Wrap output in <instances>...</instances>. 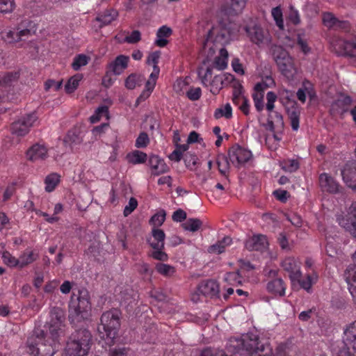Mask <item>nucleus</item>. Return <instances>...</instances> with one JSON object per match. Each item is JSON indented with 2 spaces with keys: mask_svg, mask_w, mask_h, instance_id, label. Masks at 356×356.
<instances>
[{
  "mask_svg": "<svg viewBox=\"0 0 356 356\" xmlns=\"http://www.w3.org/2000/svg\"><path fill=\"white\" fill-rule=\"evenodd\" d=\"M280 166L286 172H293L299 168L300 165L297 159H284L280 161Z\"/></svg>",
  "mask_w": 356,
  "mask_h": 356,
  "instance_id": "c03bdc74",
  "label": "nucleus"
},
{
  "mask_svg": "<svg viewBox=\"0 0 356 356\" xmlns=\"http://www.w3.org/2000/svg\"><path fill=\"white\" fill-rule=\"evenodd\" d=\"M141 81L140 75L131 74L126 79L125 86L129 90H133L136 86L140 85Z\"/></svg>",
  "mask_w": 356,
  "mask_h": 356,
  "instance_id": "bf43d9fd",
  "label": "nucleus"
},
{
  "mask_svg": "<svg viewBox=\"0 0 356 356\" xmlns=\"http://www.w3.org/2000/svg\"><path fill=\"white\" fill-rule=\"evenodd\" d=\"M277 99L276 94L272 91H269L266 93V108L268 113L273 112L275 108V103Z\"/></svg>",
  "mask_w": 356,
  "mask_h": 356,
  "instance_id": "e2e57ef3",
  "label": "nucleus"
},
{
  "mask_svg": "<svg viewBox=\"0 0 356 356\" xmlns=\"http://www.w3.org/2000/svg\"><path fill=\"white\" fill-rule=\"evenodd\" d=\"M225 282L231 286H237L242 282L241 277L238 272L227 273L224 277Z\"/></svg>",
  "mask_w": 356,
  "mask_h": 356,
  "instance_id": "8fccbe9b",
  "label": "nucleus"
},
{
  "mask_svg": "<svg viewBox=\"0 0 356 356\" xmlns=\"http://www.w3.org/2000/svg\"><path fill=\"white\" fill-rule=\"evenodd\" d=\"M272 54L282 74L289 79H293L297 73L293 58L281 46L273 45Z\"/></svg>",
  "mask_w": 356,
  "mask_h": 356,
  "instance_id": "6e6552de",
  "label": "nucleus"
},
{
  "mask_svg": "<svg viewBox=\"0 0 356 356\" xmlns=\"http://www.w3.org/2000/svg\"><path fill=\"white\" fill-rule=\"evenodd\" d=\"M332 50L340 56H356V37L351 41L339 37H333L330 42Z\"/></svg>",
  "mask_w": 356,
  "mask_h": 356,
  "instance_id": "9d476101",
  "label": "nucleus"
},
{
  "mask_svg": "<svg viewBox=\"0 0 356 356\" xmlns=\"http://www.w3.org/2000/svg\"><path fill=\"white\" fill-rule=\"evenodd\" d=\"M172 34V29L166 26H163L159 29L156 33V39L155 44L160 47H165L168 41L167 38Z\"/></svg>",
  "mask_w": 356,
  "mask_h": 356,
  "instance_id": "2f4dec72",
  "label": "nucleus"
},
{
  "mask_svg": "<svg viewBox=\"0 0 356 356\" xmlns=\"http://www.w3.org/2000/svg\"><path fill=\"white\" fill-rule=\"evenodd\" d=\"M227 350L233 353L246 351L248 356H274L269 346L260 344L258 337L254 334L230 338L227 343Z\"/></svg>",
  "mask_w": 356,
  "mask_h": 356,
  "instance_id": "7ed1b4c3",
  "label": "nucleus"
},
{
  "mask_svg": "<svg viewBox=\"0 0 356 356\" xmlns=\"http://www.w3.org/2000/svg\"><path fill=\"white\" fill-rule=\"evenodd\" d=\"M83 138L81 135L76 131H69L64 138V143L66 144H79L82 142Z\"/></svg>",
  "mask_w": 356,
  "mask_h": 356,
  "instance_id": "13d9d810",
  "label": "nucleus"
},
{
  "mask_svg": "<svg viewBox=\"0 0 356 356\" xmlns=\"http://www.w3.org/2000/svg\"><path fill=\"white\" fill-rule=\"evenodd\" d=\"M198 76L201 80L202 83L205 86L208 84L212 78V68L206 66L205 61L203 62L202 66H200L197 71Z\"/></svg>",
  "mask_w": 356,
  "mask_h": 356,
  "instance_id": "ea45409f",
  "label": "nucleus"
},
{
  "mask_svg": "<svg viewBox=\"0 0 356 356\" xmlns=\"http://www.w3.org/2000/svg\"><path fill=\"white\" fill-rule=\"evenodd\" d=\"M198 291L204 296L215 298L218 297L220 288L217 282L210 280L202 282L199 285Z\"/></svg>",
  "mask_w": 356,
  "mask_h": 356,
  "instance_id": "5701e85b",
  "label": "nucleus"
},
{
  "mask_svg": "<svg viewBox=\"0 0 356 356\" xmlns=\"http://www.w3.org/2000/svg\"><path fill=\"white\" fill-rule=\"evenodd\" d=\"M275 81L271 76H266L261 83H257L254 88L257 91H262L266 88L274 86Z\"/></svg>",
  "mask_w": 356,
  "mask_h": 356,
  "instance_id": "69168bd1",
  "label": "nucleus"
},
{
  "mask_svg": "<svg viewBox=\"0 0 356 356\" xmlns=\"http://www.w3.org/2000/svg\"><path fill=\"white\" fill-rule=\"evenodd\" d=\"M319 185L323 191L329 193H339L341 190L339 184L327 173L320 175Z\"/></svg>",
  "mask_w": 356,
  "mask_h": 356,
  "instance_id": "a211bd4d",
  "label": "nucleus"
},
{
  "mask_svg": "<svg viewBox=\"0 0 356 356\" xmlns=\"http://www.w3.org/2000/svg\"><path fill=\"white\" fill-rule=\"evenodd\" d=\"M216 163L218 167L219 172L222 175H225L229 168V163L227 158L224 154H220L217 156Z\"/></svg>",
  "mask_w": 356,
  "mask_h": 356,
  "instance_id": "4d7b16f0",
  "label": "nucleus"
},
{
  "mask_svg": "<svg viewBox=\"0 0 356 356\" xmlns=\"http://www.w3.org/2000/svg\"><path fill=\"white\" fill-rule=\"evenodd\" d=\"M20 76L19 71L6 72L0 76V86H10L16 83Z\"/></svg>",
  "mask_w": 356,
  "mask_h": 356,
  "instance_id": "58836bf2",
  "label": "nucleus"
},
{
  "mask_svg": "<svg viewBox=\"0 0 356 356\" xmlns=\"http://www.w3.org/2000/svg\"><path fill=\"white\" fill-rule=\"evenodd\" d=\"M118 15L117 10L111 9L105 10L101 15L96 17V20L102 24V26H105L111 24L113 21L115 20Z\"/></svg>",
  "mask_w": 356,
  "mask_h": 356,
  "instance_id": "4c0bfd02",
  "label": "nucleus"
},
{
  "mask_svg": "<svg viewBox=\"0 0 356 356\" xmlns=\"http://www.w3.org/2000/svg\"><path fill=\"white\" fill-rule=\"evenodd\" d=\"M65 312L60 307L53 308L45 330H36L27 340V351L34 356H53L58 350L60 338L65 328Z\"/></svg>",
  "mask_w": 356,
  "mask_h": 356,
  "instance_id": "f257e3e1",
  "label": "nucleus"
},
{
  "mask_svg": "<svg viewBox=\"0 0 356 356\" xmlns=\"http://www.w3.org/2000/svg\"><path fill=\"white\" fill-rule=\"evenodd\" d=\"M202 225V221L198 218H188L182 224V227L186 231L195 232L198 231Z\"/></svg>",
  "mask_w": 356,
  "mask_h": 356,
  "instance_id": "37998d69",
  "label": "nucleus"
},
{
  "mask_svg": "<svg viewBox=\"0 0 356 356\" xmlns=\"http://www.w3.org/2000/svg\"><path fill=\"white\" fill-rule=\"evenodd\" d=\"M120 312L118 309L107 311L102 315L101 325L98 327L100 337L108 346H111L118 335L120 327Z\"/></svg>",
  "mask_w": 356,
  "mask_h": 356,
  "instance_id": "0eeeda50",
  "label": "nucleus"
},
{
  "mask_svg": "<svg viewBox=\"0 0 356 356\" xmlns=\"http://www.w3.org/2000/svg\"><path fill=\"white\" fill-rule=\"evenodd\" d=\"M214 117L216 119L221 118L230 119L232 117V108L231 104L229 103H227L216 108L214 112Z\"/></svg>",
  "mask_w": 356,
  "mask_h": 356,
  "instance_id": "79ce46f5",
  "label": "nucleus"
},
{
  "mask_svg": "<svg viewBox=\"0 0 356 356\" xmlns=\"http://www.w3.org/2000/svg\"><path fill=\"white\" fill-rule=\"evenodd\" d=\"M343 341L334 347L339 348H352L356 354V320L346 324L343 329Z\"/></svg>",
  "mask_w": 356,
  "mask_h": 356,
  "instance_id": "f8f14e48",
  "label": "nucleus"
},
{
  "mask_svg": "<svg viewBox=\"0 0 356 356\" xmlns=\"http://www.w3.org/2000/svg\"><path fill=\"white\" fill-rule=\"evenodd\" d=\"M271 15L275 21L276 26L280 29L284 30V23L283 18V12L281 7L276 6L271 10Z\"/></svg>",
  "mask_w": 356,
  "mask_h": 356,
  "instance_id": "a18cd8bd",
  "label": "nucleus"
},
{
  "mask_svg": "<svg viewBox=\"0 0 356 356\" xmlns=\"http://www.w3.org/2000/svg\"><path fill=\"white\" fill-rule=\"evenodd\" d=\"M197 32L204 38L203 51L208 58L214 54L218 46L229 44L234 34L229 23L204 19L198 22Z\"/></svg>",
  "mask_w": 356,
  "mask_h": 356,
  "instance_id": "f03ea898",
  "label": "nucleus"
},
{
  "mask_svg": "<svg viewBox=\"0 0 356 356\" xmlns=\"http://www.w3.org/2000/svg\"><path fill=\"white\" fill-rule=\"evenodd\" d=\"M268 246V242L266 236L262 234L254 235L246 240L245 247L250 251H263Z\"/></svg>",
  "mask_w": 356,
  "mask_h": 356,
  "instance_id": "aec40b11",
  "label": "nucleus"
},
{
  "mask_svg": "<svg viewBox=\"0 0 356 356\" xmlns=\"http://www.w3.org/2000/svg\"><path fill=\"white\" fill-rule=\"evenodd\" d=\"M228 52L225 48H220L219 55L215 58L213 66L218 70H223L227 67Z\"/></svg>",
  "mask_w": 356,
  "mask_h": 356,
  "instance_id": "c9c22d12",
  "label": "nucleus"
},
{
  "mask_svg": "<svg viewBox=\"0 0 356 356\" xmlns=\"http://www.w3.org/2000/svg\"><path fill=\"white\" fill-rule=\"evenodd\" d=\"M188 149V144L179 145L176 149L170 154L169 159L172 161H179L181 159L183 153Z\"/></svg>",
  "mask_w": 356,
  "mask_h": 356,
  "instance_id": "5fc2aeb1",
  "label": "nucleus"
},
{
  "mask_svg": "<svg viewBox=\"0 0 356 356\" xmlns=\"http://www.w3.org/2000/svg\"><path fill=\"white\" fill-rule=\"evenodd\" d=\"M91 339L88 330H76L71 335L63 356H87L90 348Z\"/></svg>",
  "mask_w": 356,
  "mask_h": 356,
  "instance_id": "423d86ee",
  "label": "nucleus"
},
{
  "mask_svg": "<svg viewBox=\"0 0 356 356\" xmlns=\"http://www.w3.org/2000/svg\"><path fill=\"white\" fill-rule=\"evenodd\" d=\"M232 243V238L229 236H225L222 240L208 248V252L210 254H219L225 252L226 248Z\"/></svg>",
  "mask_w": 356,
  "mask_h": 356,
  "instance_id": "7c9ffc66",
  "label": "nucleus"
},
{
  "mask_svg": "<svg viewBox=\"0 0 356 356\" xmlns=\"http://www.w3.org/2000/svg\"><path fill=\"white\" fill-rule=\"evenodd\" d=\"M323 22L327 27H333L337 22V18L330 13H325L323 15Z\"/></svg>",
  "mask_w": 356,
  "mask_h": 356,
  "instance_id": "774afa93",
  "label": "nucleus"
},
{
  "mask_svg": "<svg viewBox=\"0 0 356 356\" xmlns=\"http://www.w3.org/2000/svg\"><path fill=\"white\" fill-rule=\"evenodd\" d=\"M353 259L355 262V266L353 268H348L346 270L345 280L353 301L356 305V251L353 254Z\"/></svg>",
  "mask_w": 356,
  "mask_h": 356,
  "instance_id": "6ab92c4d",
  "label": "nucleus"
},
{
  "mask_svg": "<svg viewBox=\"0 0 356 356\" xmlns=\"http://www.w3.org/2000/svg\"><path fill=\"white\" fill-rule=\"evenodd\" d=\"M149 143V139L148 135L145 132H142L136 138L135 146L138 148H143L145 147Z\"/></svg>",
  "mask_w": 356,
  "mask_h": 356,
  "instance_id": "338daca9",
  "label": "nucleus"
},
{
  "mask_svg": "<svg viewBox=\"0 0 356 356\" xmlns=\"http://www.w3.org/2000/svg\"><path fill=\"white\" fill-rule=\"evenodd\" d=\"M229 158L233 165L239 167L252 158V152L241 147H234L229 152Z\"/></svg>",
  "mask_w": 356,
  "mask_h": 356,
  "instance_id": "2eb2a0df",
  "label": "nucleus"
},
{
  "mask_svg": "<svg viewBox=\"0 0 356 356\" xmlns=\"http://www.w3.org/2000/svg\"><path fill=\"white\" fill-rule=\"evenodd\" d=\"M38 118L34 113L27 114L21 117L12 124V133L18 136H24L26 135L31 127L36 122Z\"/></svg>",
  "mask_w": 356,
  "mask_h": 356,
  "instance_id": "9b49d317",
  "label": "nucleus"
},
{
  "mask_svg": "<svg viewBox=\"0 0 356 356\" xmlns=\"http://www.w3.org/2000/svg\"><path fill=\"white\" fill-rule=\"evenodd\" d=\"M60 181V176L56 173L48 175L45 179V190L47 192L53 191Z\"/></svg>",
  "mask_w": 356,
  "mask_h": 356,
  "instance_id": "de8ad7c7",
  "label": "nucleus"
},
{
  "mask_svg": "<svg viewBox=\"0 0 356 356\" xmlns=\"http://www.w3.org/2000/svg\"><path fill=\"white\" fill-rule=\"evenodd\" d=\"M26 156L31 161L44 160L48 156L47 149L44 145L36 143L26 151Z\"/></svg>",
  "mask_w": 356,
  "mask_h": 356,
  "instance_id": "412c9836",
  "label": "nucleus"
},
{
  "mask_svg": "<svg viewBox=\"0 0 356 356\" xmlns=\"http://www.w3.org/2000/svg\"><path fill=\"white\" fill-rule=\"evenodd\" d=\"M157 79L149 77L147 80L144 90L142 91L140 96L136 99V103L139 104L140 102L146 100L153 92Z\"/></svg>",
  "mask_w": 356,
  "mask_h": 356,
  "instance_id": "473e14b6",
  "label": "nucleus"
},
{
  "mask_svg": "<svg viewBox=\"0 0 356 356\" xmlns=\"http://www.w3.org/2000/svg\"><path fill=\"white\" fill-rule=\"evenodd\" d=\"M341 175L346 186L356 191V167L346 165L341 171Z\"/></svg>",
  "mask_w": 356,
  "mask_h": 356,
  "instance_id": "bb28decb",
  "label": "nucleus"
},
{
  "mask_svg": "<svg viewBox=\"0 0 356 356\" xmlns=\"http://www.w3.org/2000/svg\"><path fill=\"white\" fill-rule=\"evenodd\" d=\"M91 309L88 291L82 289L79 290L78 295L73 293L69 304V321L76 324L87 318Z\"/></svg>",
  "mask_w": 356,
  "mask_h": 356,
  "instance_id": "39448f33",
  "label": "nucleus"
},
{
  "mask_svg": "<svg viewBox=\"0 0 356 356\" xmlns=\"http://www.w3.org/2000/svg\"><path fill=\"white\" fill-rule=\"evenodd\" d=\"M351 103L352 99L349 96L341 95L332 104V111L337 113H343L348 111Z\"/></svg>",
  "mask_w": 356,
  "mask_h": 356,
  "instance_id": "cd10ccee",
  "label": "nucleus"
},
{
  "mask_svg": "<svg viewBox=\"0 0 356 356\" xmlns=\"http://www.w3.org/2000/svg\"><path fill=\"white\" fill-rule=\"evenodd\" d=\"M129 61V56L120 55L109 64L108 67L114 74L120 75L127 69Z\"/></svg>",
  "mask_w": 356,
  "mask_h": 356,
  "instance_id": "393cba45",
  "label": "nucleus"
},
{
  "mask_svg": "<svg viewBox=\"0 0 356 356\" xmlns=\"http://www.w3.org/2000/svg\"><path fill=\"white\" fill-rule=\"evenodd\" d=\"M283 269L289 273L292 282H296L302 276L300 262L294 257H286L281 264Z\"/></svg>",
  "mask_w": 356,
  "mask_h": 356,
  "instance_id": "dca6fc26",
  "label": "nucleus"
},
{
  "mask_svg": "<svg viewBox=\"0 0 356 356\" xmlns=\"http://www.w3.org/2000/svg\"><path fill=\"white\" fill-rule=\"evenodd\" d=\"M312 93V84L309 81L304 82L302 88H300L297 92L298 99L304 103L306 100L307 95L311 96Z\"/></svg>",
  "mask_w": 356,
  "mask_h": 356,
  "instance_id": "3c124183",
  "label": "nucleus"
},
{
  "mask_svg": "<svg viewBox=\"0 0 356 356\" xmlns=\"http://www.w3.org/2000/svg\"><path fill=\"white\" fill-rule=\"evenodd\" d=\"M155 268L159 274L166 277L172 276L175 273V267L163 263L156 264Z\"/></svg>",
  "mask_w": 356,
  "mask_h": 356,
  "instance_id": "603ef678",
  "label": "nucleus"
},
{
  "mask_svg": "<svg viewBox=\"0 0 356 356\" xmlns=\"http://www.w3.org/2000/svg\"><path fill=\"white\" fill-rule=\"evenodd\" d=\"M165 220V212L164 210H160L156 213L149 220V224L153 228L160 227Z\"/></svg>",
  "mask_w": 356,
  "mask_h": 356,
  "instance_id": "6e6d98bb",
  "label": "nucleus"
},
{
  "mask_svg": "<svg viewBox=\"0 0 356 356\" xmlns=\"http://www.w3.org/2000/svg\"><path fill=\"white\" fill-rule=\"evenodd\" d=\"M127 159L129 163L134 165L143 164L146 162L147 155L141 151L134 150L127 155Z\"/></svg>",
  "mask_w": 356,
  "mask_h": 356,
  "instance_id": "e433bc0d",
  "label": "nucleus"
},
{
  "mask_svg": "<svg viewBox=\"0 0 356 356\" xmlns=\"http://www.w3.org/2000/svg\"><path fill=\"white\" fill-rule=\"evenodd\" d=\"M248 0H225L220 13L225 16H237L245 9Z\"/></svg>",
  "mask_w": 356,
  "mask_h": 356,
  "instance_id": "4468645a",
  "label": "nucleus"
},
{
  "mask_svg": "<svg viewBox=\"0 0 356 356\" xmlns=\"http://www.w3.org/2000/svg\"><path fill=\"white\" fill-rule=\"evenodd\" d=\"M149 165L152 174L154 176H159L169 171V167L164 160L156 155L149 156Z\"/></svg>",
  "mask_w": 356,
  "mask_h": 356,
  "instance_id": "4be33fe9",
  "label": "nucleus"
},
{
  "mask_svg": "<svg viewBox=\"0 0 356 356\" xmlns=\"http://www.w3.org/2000/svg\"><path fill=\"white\" fill-rule=\"evenodd\" d=\"M161 57V52L159 51H153L149 53L147 57L146 63L147 65L152 67V71L150 73L149 77L151 79H158L160 74V68L158 66V63Z\"/></svg>",
  "mask_w": 356,
  "mask_h": 356,
  "instance_id": "a878e982",
  "label": "nucleus"
},
{
  "mask_svg": "<svg viewBox=\"0 0 356 356\" xmlns=\"http://www.w3.org/2000/svg\"><path fill=\"white\" fill-rule=\"evenodd\" d=\"M267 291L274 295L282 296L285 294V285L281 278H275L268 282Z\"/></svg>",
  "mask_w": 356,
  "mask_h": 356,
  "instance_id": "c85d7f7f",
  "label": "nucleus"
},
{
  "mask_svg": "<svg viewBox=\"0 0 356 356\" xmlns=\"http://www.w3.org/2000/svg\"><path fill=\"white\" fill-rule=\"evenodd\" d=\"M318 279V275L316 272H313L312 274H307L305 279H297L296 281L298 282L302 289H305L307 292L311 291V289L313 284H314Z\"/></svg>",
  "mask_w": 356,
  "mask_h": 356,
  "instance_id": "72a5a7b5",
  "label": "nucleus"
},
{
  "mask_svg": "<svg viewBox=\"0 0 356 356\" xmlns=\"http://www.w3.org/2000/svg\"><path fill=\"white\" fill-rule=\"evenodd\" d=\"M15 8V0H0V13H10Z\"/></svg>",
  "mask_w": 356,
  "mask_h": 356,
  "instance_id": "680f3d73",
  "label": "nucleus"
},
{
  "mask_svg": "<svg viewBox=\"0 0 356 356\" xmlns=\"http://www.w3.org/2000/svg\"><path fill=\"white\" fill-rule=\"evenodd\" d=\"M90 60V58L89 56L82 54H79L74 58L73 62L72 63V67L74 70L78 71L82 67L88 65Z\"/></svg>",
  "mask_w": 356,
  "mask_h": 356,
  "instance_id": "49530a36",
  "label": "nucleus"
},
{
  "mask_svg": "<svg viewBox=\"0 0 356 356\" xmlns=\"http://www.w3.org/2000/svg\"><path fill=\"white\" fill-rule=\"evenodd\" d=\"M230 83L232 84V88H233L232 97V102L234 104H238L242 99L245 97L243 88L241 83L238 80H236L234 77V81H232Z\"/></svg>",
  "mask_w": 356,
  "mask_h": 356,
  "instance_id": "c756f323",
  "label": "nucleus"
},
{
  "mask_svg": "<svg viewBox=\"0 0 356 356\" xmlns=\"http://www.w3.org/2000/svg\"><path fill=\"white\" fill-rule=\"evenodd\" d=\"M165 233L163 230L152 228V236L147 239V242L153 249L164 248Z\"/></svg>",
  "mask_w": 356,
  "mask_h": 356,
  "instance_id": "b1692460",
  "label": "nucleus"
},
{
  "mask_svg": "<svg viewBox=\"0 0 356 356\" xmlns=\"http://www.w3.org/2000/svg\"><path fill=\"white\" fill-rule=\"evenodd\" d=\"M83 79L81 74H76L71 76L65 85V91L67 94L74 92L79 86L81 81Z\"/></svg>",
  "mask_w": 356,
  "mask_h": 356,
  "instance_id": "a19ab883",
  "label": "nucleus"
},
{
  "mask_svg": "<svg viewBox=\"0 0 356 356\" xmlns=\"http://www.w3.org/2000/svg\"><path fill=\"white\" fill-rule=\"evenodd\" d=\"M1 259L5 264L10 267H18V259L13 257L9 252L3 251L1 253Z\"/></svg>",
  "mask_w": 356,
  "mask_h": 356,
  "instance_id": "052dcab7",
  "label": "nucleus"
},
{
  "mask_svg": "<svg viewBox=\"0 0 356 356\" xmlns=\"http://www.w3.org/2000/svg\"><path fill=\"white\" fill-rule=\"evenodd\" d=\"M252 98L257 111L259 112L263 111L264 108V95L258 91L252 95Z\"/></svg>",
  "mask_w": 356,
  "mask_h": 356,
  "instance_id": "0e129e2a",
  "label": "nucleus"
},
{
  "mask_svg": "<svg viewBox=\"0 0 356 356\" xmlns=\"http://www.w3.org/2000/svg\"><path fill=\"white\" fill-rule=\"evenodd\" d=\"M245 31L251 41L259 47L268 45L271 42L269 33L259 26L246 27Z\"/></svg>",
  "mask_w": 356,
  "mask_h": 356,
  "instance_id": "ddd939ff",
  "label": "nucleus"
},
{
  "mask_svg": "<svg viewBox=\"0 0 356 356\" xmlns=\"http://www.w3.org/2000/svg\"><path fill=\"white\" fill-rule=\"evenodd\" d=\"M36 31V24L29 19H25L13 27L4 29L1 32L0 36L5 43L21 47H22V42L25 39L34 35Z\"/></svg>",
  "mask_w": 356,
  "mask_h": 356,
  "instance_id": "20e7f679",
  "label": "nucleus"
},
{
  "mask_svg": "<svg viewBox=\"0 0 356 356\" xmlns=\"http://www.w3.org/2000/svg\"><path fill=\"white\" fill-rule=\"evenodd\" d=\"M38 257L37 253L32 250H25L18 258V268H22L24 266L33 263Z\"/></svg>",
  "mask_w": 356,
  "mask_h": 356,
  "instance_id": "f704fd0d",
  "label": "nucleus"
},
{
  "mask_svg": "<svg viewBox=\"0 0 356 356\" xmlns=\"http://www.w3.org/2000/svg\"><path fill=\"white\" fill-rule=\"evenodd\" d=\"M288 115L292 129L293 131H298L300 123V112L297 109L293 108L288 111Z\"/></svg>",
  "mask_w": 356,
  "mask_h": 356,
  "instance_id": "864d4df0",
  "label": "nucleus"
},
{
  "mask_svg": "<svg viewBox=\"0 0 356 356\" xmlns=\"http://www.w3.org/2000/svg\"><path fill=\"white\" fill-rule=\"evenodd\" d=\"M337 221L356 238V201L353 202L345 211L337 214Z\"/></svg>",
  "mask_w": 356,
  "mask_h": 356,
  "instance_id": "1a4fd4ad",
  "label": "nucleus"
},
{
  "mask_svg": "<svg viewBox=\"0 0 356 356\" xmlns=\"http://www.w3.org/2000/svg\"><path fill=\"white\" fill-rule=\"evenodd\" d=\"M102 118H105L106 120L108 118V107L106 106L97 108L95 113L90 118V120L91 123H96Z\"/></svg>",
  "mask_w": 356,
  "mask_h": 356,
  "instance_id": "09e8293b",
  "label": "nucleus"
},
{
  "mask_svg": "<svg viewBox=\"0 0 356 356\" xmlns=\"http://www.w3.org/2000/svg\"><path fill=\"white\" fill-rule=\"evenodd\" d=\"M234 81V76L231 74L216 75L210 82L205 86L213 95H217L223 86Z\"/></svg>",
  "mask_w": 356,
  "mask_h": 356,
  "instance_id": "f3484780",
  "label": "nucleus"
}]
</instances>
